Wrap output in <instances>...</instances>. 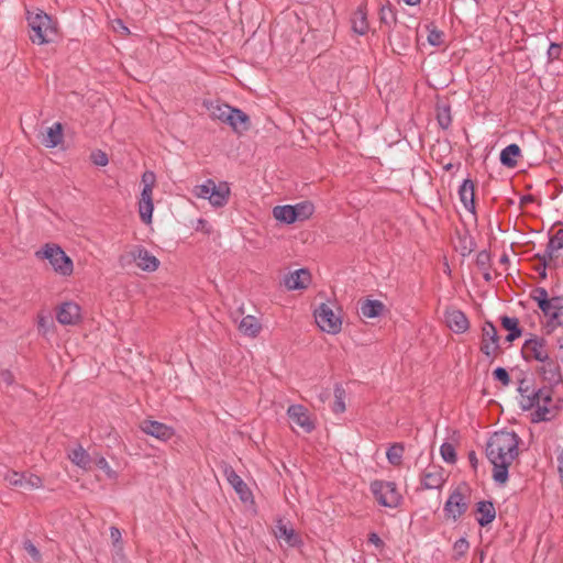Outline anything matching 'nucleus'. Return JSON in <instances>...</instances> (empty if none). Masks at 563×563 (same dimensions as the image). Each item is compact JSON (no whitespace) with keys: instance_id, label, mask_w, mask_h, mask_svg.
<instances>
[{"instance_id":"f257e3e1","label":"nucleus","mask_w":563,"mask_h":563,"mask_svg":"<svg viewBox=\"0 0 563 563\" xmlns=\"http://www.w3.org/2000/svg\"><path fill=\"white\" fill-rule=\"evenodd\" d=\"M518 438L514 432H496L486 445V455L494 465L493 478L504 485L508 481V468L518 456Z\"/></svg>"},{"instance_id":"f03ea898","label":"nucleus","mask_w":563,"mask_h":563,"mask_svg":"<svg viewBox=\"0 0 563 563\" xmlns=\"http://www.w3.org/2000/svg\"><path fill=\"white\" fill-rule=\"evenodd\" d=\"M27 22L31 29L30 38L34 44L43 45L55 40L57 34L56 24L44 11H29Z\"/></svg>"},{"instance_id":"7ed1b4c3","label":"nucleus","mask_w":563,"mask_h":563,"mask_svg":"<svg viewBox=\"0 0 563 563\" xmlns=\"http://www.w3.org/2000/svg\"><path fill=\"white\" fill-rule=\"evenodd\" d=\"M230 187L227 181L217 184L213 179H207L203 184L196 185L192 194L197 198L207 199L214 208L224 207L230 197Z\"/></svg>"},{"instance_id":"20e7f679","label":"nucleus","mask_w":563,"mask_h":563,"mask_svg":"<svg viewBox=\"0 0 563 563\" xmlns=\"http://www.w3.org/2000/svg\"><path fill=\"white\" fill-rule=\"evenodd\" d=\"M551 402L552 397L550 390L538 389L531 396L523 397L522 407L533 409L531 420L533 422H541L550 420L553 417V410L550 408Z\"/></svg>"},{"instance_id":"39448f33","label":"nucleus","mask_w":563,"mask_h":563,"mask_svg":"<svg viewBox=\"0 0 563 563\" xmlns=\"http://www.w3.org/2000/svg\"><path fill=\"white\" fill-rule=\"evenodd\" d=\"M35 255L37 258L47 260L58 275L70 276L73 274V261L57 244H46Z\"/></svg>"},{"instance_id":"423d86ee","label":"nucleus","mask_w":563,"mask_h":563,"mask_svg":"<svg viewBox=\"0 0 563 563\" xmlns=\"http://www.w3.org/2000/svg\"><path fill=\"white\" fill-rule=\"evenodd\" d=\"M542 263V277H545V269L563 264V229H560L550 238L548 247L542 255H539Z\"/></svg>"},{"instance_id":"0eeeda50","label":"nucleus","mask_w":563,"mask_h":563,"mask_svg":"<svg viewBox=\"0 0 563 563\" xmlns=\"http://www.w3.org/2000/svg\"><path fill=\"white\" fill-rule=\"evenodd\" d=\"M371 492L380 506L396 508L401 503V495L393 482L374 481L371 484Z\"/></svg>"},{"instance_id":"6e6552de","label":"nucleus","mask_w":563,"mask_h":563,"mask_svg":"<svg viewBox=\"0 0 563 563\" xmlns=\"http://www.w3.org/2000/svg\"><path fill=\"white\" fill-rule=\"evenodd\" d=\"M314 319L318 327L329 334H336L341 331L342 320L333 309L327 305L321 303L314 311Z\"/></svg>"},{"instance_id":"1a4fd4ad","label":"nucleus","mask_w":563,"mask_h":563,"mask_svg":"<svg viewBox=\"0 0 563 563\" xmlns=\"http://www.w3.org/2000/svg\"><path fill=\"white\" fill-rule=\"evenodd\" d=\"M521 353L527 361L545 362L549 360V349L547 341L540 336H532L522 345Z\"/></svg>"},{"instance_id":"9d476101","label":"nucleus","mask_w":563,"mask_h":563,"mask_svg":"<svg viewBox=\"0 0 563 563\" xmlns=\"http://www.w3.org/2000/svg\"><path fill=\"white\" fill-rule=\"evenodd\" d=\"M468 508V497L460 489L451 493L444 504V514L448 519L456 521L461 518Z\"/></svg>"},{"instance_id":"9b49d317","label":"nucleus","mask_w":563,"mask_h":563,"mask_svg":"<svg viewBox=\"0 0 563 563\" xmlns=\"http://www.w3.org/2000/svg\"><path fill=\"white\" fill-rule=\"evenodd\" d=\"M56 319L63 325L77 324L81 319V308L74 301L63 302L57 308Z\"/></svg>"},{"instance_id":"f8f14e48","label":"nucleus","mask_w":563,"mask_h":563,"mask_svg":"<svg viewBox=\"0 0 563 563\" xmlns=\"http://www.w3.org/2000/svg\"><path fill=\"white\" fill-rule=\"evenodd\" d=\"M499 350V338L497 334V329L490 323L487 322L483 327V338L481 351L487 355L488 357L495 356Z\"/></svg>"},{"instance_id":"ddd939ff","label":"nucleus","mask_w":563,"mask_h":563,"mask_svg":"<svg viewBox=\"0 0 563 563\" xmlns=\"http://www.w3.org/2000/svg\"><path fill=\"white\" fill-rule=\"evenodd\" d=\"M140 428L144 433L161 441L172 439L175 433L172 427L155 420H144L141 422Z\"/></svg>"},{"instance_id":"4468645a","label":"nucleus","mask_w":563,"mask_h":563,"mask_svg":"<svg viewBox=\"0 0 563 563\" xmlns=\"http://www.w3.org/2000/svg\"><path fill=\"white\" fill-rule=\"evenodd\" d=\"M131 256L137 267L145 272H155L159 266V261L142 246L132 250Z\"/></svg>"},{"instance_id":"2eb2a0df","label":"nucleus","mask_w":563,"mask_h":563,"mask_svg":"<svg viewBox=\"0 0 563 563\" xmlns=\"http://www.w3.org/2000/svg\"><path fill=\"white\" fill-rule=\"evenodd\" d=\"M287 415L290 421L300 427L305 432H310L314 428L308 410L301 405H291Z\"/></svg>"},{"instance_id":"dca6fc26","label":"nucleus","mask_w":563,"mask_h":563,"mask_svg":"<svg viewBox=\"0 0 563 563\" xmlns=\"http://www.w3.org/2000/svg\"><path fill=\"white\" fill-rule=\"evenodd\" d=\"M223 473L227 481L234 488L240 498L243 501L250 500L252 497V493L249 489L247 485L244 483V481L233 470V467L225 465Z\"/></svg>"},{"instance_id":"f3484780","label":"nucleus","mask_w":563,"mask_h":563,"mask_svg":"<svg viewBox=\"0 0 563 563\" xmlns=\"http://www.w3.org/2000/svg\"><path fill=\"white\" fill-rule=\"evenodd\" d=\"M153 189L154 188H142L139 199L140 218L146 224L152 222V216L154 211Z\"/></svg>"},{"instance_id":"a211bd4d","label":"nucleus","mask_w":563,"mask_h":563,"mask_svg":"<svg viewBox=\"0 0 563 563\" xmlns=\"http://www.w3.org/2000/svg\"><path fill=\"white\" fill-rule=\"evenodd\" d=\"M446 325L455 333H464L470 328V322L464 312L457 309H450L445 312Z\"/></svg>"},{"instance_id":"6ab92c4d","label":"nucleus","mask_w":563,"mask_h":563,"mask_svg":"<svg viewBox=\"0 0 563 563\" xmlns=\"http://www.w3.org/2000/svg\"><path fill=\"white\" fill-rule=\"evenodd\" d=\"M445 482L444 473L440 467H428L421 477V485L426 489H439Z\"/></svg>"},{"instance_id":"aec40b11","label":"nucleus","mask_w":563,"mask_h":563,"mask_svg":"<svg viewBox=\"0 0 563 563\" xmlns=\"http://www.w3.org/2000/svg\"><path fill=\"white\" fill-rule=\"evenodd\" d=\"M311 282V275L308 269L300 268L291 272L285 278V286L289 290L305 289Z\"/></svg>"},{"instance_id":"412c9836","label":"nucleus","mask_w":563,"mask_h":563,"mask_svg":"<svg viewBox=\"0 0 563 563\" xmlns=\"http://www.w3.org/2000/svg\"><path fill=\"white\" fill-rule=\"evenodd\" d=\"M275 537L278 540H283L289 547H297L300 543V537L292 527L288 526L284 520L279 519L276 522Z\"/></svg>"},{"instance_id":"4be33fe9","label":"nucleus","mask_w":563,"mask_h":563,"mask_svg":"<svg viewBox=\"0 0 563 563\" xmlns=\"http://www.w3.org/2000/svg\"><path fill=\"white\" fill-rule=\"evenodd\" d=\"M228 124L236 133L242 134L250 129V118L242 110L233 108V111L228 120Z\"/></svg>"},{"instance_id":"5701e85b","label":"nucleus","mask_w":563,"mask_h":563,"mask_svg":"<svg viewBox=\"0 0 563 563\" xmlns=\"http://www.w3.org/2000/svg\"><path fill=\"white\" fill-rule=\"evenodd\" d=\"M63 142V125L59 122L54 123L49 126L45 134H43L42 143L48 147L53 148L62 144Z\"/></svg>"},{"instance_id":"b1692460","label":"nucleus","mask_w":563,"mask_h":563,"mask_svg":"<svg viewBox=\"0 0 563 563\" xmlns=\"http://www.w3.org/2000/svg\"><path fill=\"white\" fill-rule=\"evenodd\" d=\"M543 313L553 325H563V297H553L551 306Z\"/></svg>"},{"instance_id":"393cba45","label":"nucleus","mask_w":563,"mask_h":563,"mask_svg":"<svg viewBox=\"0 0 563 563\" xmlns=\"http://www.w3.org/2000/svg\"><path fill=\"white\" fill-rule=\"evenodd\" d=\"M68 459L82 470H89L91 457L89 453L80 445L68 451Z\"/></svg>"},{"instance_id":"a878e982","label":"nucleus","mask_w":563,"mask_h":563,"mask_svg":"<svg viewBox=\"0 0 563 563\" xmlns=\"http://www.w3.org/2000/svg\"><path fill=\"white\" fill-rule=\"evenodd\" d=\"M262 325L257 318L254 316H245L242 318V320L239 323V330L244 335H247L250 338H255L261 332Z\"/></svg>"},{"instance_id":"bb28decb","label":"nucleus","mask_w":563,"mask_h":563,"mask_svg":"<svg viewBox=\"0 0 563 563\" xmlns=\"http://www.w3.org/2000/svg\"><path fill=\"white\" fill-rule=\"evenodd\" d=\"M460 199L468 211H474V184L470 179H465L459 190Z\"/></svg>"},{"instance_id":"cd10ccee","label":"nucleus","mask_w":563,"mask_h":563,"mask_svg":"<svg viewBox=\"0 0 563 563\" xmlns=\"http://www.w3.org/2000/svg\"><path fill=\"white\" fill-rule=\"evenodd\" d=\"M385 306L379 300L366 299L360 303V313L364 318H376L382 314Z\"/></svg>"},{"instance_id":"c85d7f7f","label":"nucleus","mask_w":563,"mask_h":563,"mask_svg":"<svg viewBox=\"0 0 563 563\" xmlns=\"http://www.w3.org/2000/svg\"><path fill=\"white\" fill-rule=\"evenodd\" d=\"M478 518L477 522L479 526L485 527L489 525L496 517V510L490 501H479L477 504Z\"/></svg>"},{"instance_id":"c756f323","label":"nucleus","mask_w":563,"mask_h":563,"mask_svg":"<svg viewBox=\"0 0 563 563\" xmlns=\"http://www.w3.org/2000/svg\"><path fill=\"white\" fill-rule=\"evenodd\" d=\"M352 29L358 35H364L368 31L367 13L364 7H358L352 16Z\"/></svg>"},{"instance_id":"7c9ffc66","label":"nucleus","mask_w":563,"mask_h":563,"mask_svg":"<svg viewBox=\"0 0 563 563\" xmlns=\"http://www.w3.org/2000/svg\"><path fill=\"white\" fill-rule=\"evenodd\" d=\"M521 150L517 144H509L500 153V162L504 166L515 167L518 163V157Z\"/></svg>"},{"instance_id":"2f4dec72","label":"nucleus","mask_w":563,"mask_h":563,"mask_svg":"<svg viewBox=\"0 0 563 563\" xmlns=\"http://www.w3.org/2000/svg\"><path fill=\"white\" fill-rule=\"evenodd\" d=\"M500 321L503 328L509 332L508 335L506 336V340L508 342H512L521 336V329L519 327V320L517 318L504 316L501 317Z\"/></svg>"},{"instance_id":"473e14b6","label":"nucleus","mask_w":563,"mask_h":563,"mask_svg":"<svg viewBox=\"0 0 563 563\" xmlns=\"http://www.w3.org/2000/svg\"><path fill=\"white\" fill-rule=\"evenodd\" d=\"M273 216L274 218L283 223L291 224L297 222L295 210L292 209L291 205H285V206H276L273 209Z\"/></svg>"},{"instance_id":"72a5a7b5","label":"nucleus","mask_w":563,"mask_h":563,"mask_svg":"<svg viewBox=\"0 0 563 563\" xmlns=\"http://www.w3.org/2000/svg\"><path fill=\"white\" fill-rule=\"evenodd\" d=\"M297 221L308 220L314 212V206L310 201H302L292 206Z\"/></svg>"},{"instance_id":"f704fd0d","label":"nucleus","mask_w":563,"mask_h":563,"mask_svg":"<svg viewBox=\"0 0 563 563\" xmlns=\"http://www.w3.org/2000/svg\"><path fill=\"white\" fill-rule=\"evenodd\" d=\"M405 452L404 444L394 443L386 453L387 460L391 465L399 466L402 461V455Z\"/></svg>"},{"instance_id":"c9c22d12","label":"nucleus","mask_w":563,"mask_h":563,"mask_svg":"<svg viewBox=\"0 0 563 563\" xmlns=\"http://www.w3.org/2000/svg\"><path fill=\"white\" fill-rule=\"evenodd\" d=\"M209 110L213 118H216L224 123H228V120L230 118V114L233 111V108L228 104L217 103V104H211Z\"/></svg>"},{"instance_id":"e433bc0d","label":"nucleus","mask_w":563,"mask_h":563,"mask_svg":"<svg viewBox=\"0 0 563 563\" xmlns=\"http://www.w3.org/2000/svg\"><path fill=\"white\" fill-rule=\"evenodd\" d=\"M334 413H342L345 411V390L340 385L334 388V402L332 406Z\"/></svg>"},{"instance_id":"4c0bfd02","label":"nucleus","mask_w":563,"mask_h":563,"mask_svg":"<svg viewBox=\"0 0 563 563\" xmlns=\"http://www.w3.org/2000/svg\"><path fill=\"white\" fill-rule=\"evenodd\" d=\"M533 299L538 302L539 308L545 311L552 303V298L548 297V291L543 288L536 290Z\"/></svg>"},{"instance_id":"58836bf2","label":"nucleus","mask_w":563,"mask_h":563,"mask_svg":"<svg viewBox=\"0 0 563 563\" xmlns=\"http://www.w3.org/2000/svg\"><path fill=\"white\" fill-rule=\"evenodd\" d=\"M96 465L104 472L108 478L110 479H117L118 473L110 466L108 461L103 456H97L95 459Z\"/></svg>"},{"instance_id":"ea45409f","label":"nucleus","mask_w":563,"mask_h":563,"mask_svg":"<svg viewBox=\"0 0 563 563\" xmlns=\"http://www.w3.org/2000/svg\"><path fill=\"white\" fill-rule=\"evenodd\" d=\"M43 486V481L40 476L35 474H26L24 477V482L22 488L27 490L38 489Z\"/></svg>"},{"instance_id":"a19ab883","label":"nucleus","mask_w":563,"mask_h":563,"mask_svg":"<svg viewBox=\"0 0 563 563\" xmlns=\"http://www.w3.org/2000/svg\"><path fill=\"white\" fill-rule=\"evenodd\" d=\"M25 477V473H19L15 471H10L4 475V481L13 487H21L23 485Z\"/></svg>"},{"instance_id":"79ce46f5","label":"nucleus","mask_w":563,"mask_h":563,"mask_svg":"<svg viewBox=\"0 0 563 563\" xmlns=\"http://www.w3.org/2000/svg\"><path fill=\"white\" fill-rule=\"evenodd\" d=\"M440 453L442 459L448 463H454L456 461L455 449L451 443H443L440 446Z\"/></svg>"},{"instance_id":"37998d69","label":"nucleus","mask_w":563,"mask_h":563,"mask_svg":"<svg viewBox=\"0 0 563 563\" xmlns=\"http://www.w3.org/2000/svg\"><path fill=\"white\" fill-rule=\"evenodd\" d=\"M38 330L46 334L53 327V320L49 314H38L37 319Z\"/></svg>"},{"instance_id":"c03bdc74","label":"nucleus","mask_w":563,"mask_h":563,"mask_svg":"<svg viewBox=\"0 0 563 563\" xmlns=\"http://www.w3.org/2000/svg\"><path fill=\"white\" fill-rule=\"evenodd\" d=\"M438 122L441 128L448 129L451 124V115L449 108H442L438 110Z\"/></svg>"},{"instance_id":"a18cd8bd","label":"nucleus","mask_w":563,"mask_h":563,"mask_svg":"<svg viewBox=\"0 0 563 563\" xmlns=\"http://www.w3.org/2000/svg\"><path fill=\"white\" fill-rule=\"evenodd\" d=\"M90 158L97 166H106L109 163L107 154L100 150L93 151L90 155Z\"/></svg>"},{"instance_id":"49530a36","label":"nucleus","mask_w":563,"mask_h":563,"mask_svg":"<svg viewBox=\"0 0 563 563\" xmlns=\"http://www.w3.org/2000/svg\"><path fill=\"white\" fill-rule=\"evenodd\" d=\"M494 378L499 380L504 386H508L510 383V377L508 372L503 367H497L494 373Z\"/></svg>"},{"instance_id":"de8ad7c7","label":"nucleus","mask_w":563,"mask_h":563,"mask_svg":"<svg viewBox=\"0 0 563 563\" xmlns=\"http://www.w3.org/2000/svg\"><path fill=\"white\" fill-rule=\"evenodd\" d=\"M111 27L112 30L120 34V35H129L130 34V30L128 29V26L123 23L122 20L120 19H115L111 22Z\"/></svg>"},{"instance_id":"09e8293b","label":"nucleus","mask_w":563,"mask_h":563,"mask_svg":"<svg viewBox=\"0 0 563 563\" xmlns=\"http://www.w3.org/2000/svg\"><path fill=\"white\" fill-rule=\"evenodd\" d=\"M443 33L439 30H430L428 34V42L433 46H439L442 43Z\"/></svg>"},{"instance_id":"8fccbe9b","label":"nucleus","mask_w":563,"mask_h":563,"mask_svg":"<svg viewBox=\"0 0 563 563\" xmlns=\"http://www.w3.org/2000/svg\"><path fill=\"white\" fill-rule=\"evenodd\" d=\"M156 183V176L153 172H145L142 175V185L143 188H154Z\"/></svg>"},{"instance_id":"3c124183","label":"nucleus","mask_w":563,"mask_h":563,"mask_svg":"<svg viewBox=\"0 0 563 563\" xmlns=\"http://www.w3.org/2000/svg\"><path fill=\"white\" fill-rule=\"evenodd\" d=\"M23 547L24 550L33 558L35 562H41V553L31 541H25L23 543Z\"/></svg>"},{"instance_id":"603ef678","label":"nucleus","mask_w":563,"mask_h":563,"mask_svg":"<svg viewBox=\"0 0 563 563\" xmlns=\"http://www.w3.org/2000/svg\"><path fill=\"white\" fill-rule=\"evenodd\" d=\"M453 548L459 555H463L468 550L470 544L465 538H461L457 541H455Z\"/></svg>"},{"instance_id":"864d4df0","label":"nucleus","mask_w":563,"mask_h":563,"mask_svg":"<svg viewBox=\"0 0 563 563\" xmlns=\"http://www.w3.org/2000/svg\"><path fill=\"white\" fill-rule=\"evenodd\" d=\"M13 380H14V377L11 372L3 371L0 374V384L1 385L10 386V385H12Z\"/></svg>"},{"instance_id":"5fc2aeb1","label":"nucleus","mask_w":563,"mask_h":563,"mask_svg":"<svg viewBox=\"0 0 563 563\" xmlns=\"http://www.w3.org/2000/svg\"><path fill=\"white\" fill-rule=\"evenodd\" d=\"M368 542L372 543L373 545H375L376 548H379V549L384 547L383 540L375 532L369 533Z\"/></svg>"},{"instance_id":"6e6d98bb","label":"nucleus","mask_w":563,"mask_h":563,"mask_svg":"<svg viewBox=\"0 0 563 563\" xmlns=\"http://www.w3.org/2000/svg\"><path fill=\"white\" fill-rule=\"evenodd\" d=\"M121 531L117 527L110 528V538L113 543H118L121 540Z\"/></svg>"},{"instance_id":"4d7b16f0","label":"nucleus","mask_w":563,"mask_h":563,"mask_svg":"<svg viewBox=\"0 0 563 563\" xmlns=\"http://www.w3.org/2000/svg\"><path fill=\"white\" fill-rule=\"evenodd\" d=\"M549 56L556 57L560 53V45L552 43L549 48Z\"/></svg>"},{"instance_id":"13d9d810","label":"nucleus","mask_w":563,"mask_h":563,"mask_svg":"<svg viewBox=\"0 0 563 563\" xmlns=\"http://www.w3.org/2000/svg\"><path fill=\"white\" fill-rule=\"evenodd\" d=\"M387 13H391V10L389 8H386V7H382V9H380V20L383 22H386V23H387Z\"/></svg>"},{"instance_id":"bf43d9fd","label":"nucleus","mask_w":563,"mask_h":563,"mask_svg":"<svg viewBox=\"0 0 563 563\" xmlns=\"http://www.w3.org/2000/svg\"><path fill=\"white\" fill-rule=\"evenodd\" d=\"M486 261H488V254L487 253H479L478 256H477V263L479 265H484L486 263Z\"/></svg>"},{"instance_id":"052dcab7","label":"nucleus","mask_w":563,"mask_h":563,"mask_svg":"<svg viewBox=\"0 0 563 563\" xmlns=\"http://www.w3.org/2000/svg\"><path fill=\"white\" fill-rule=\"evenodd\" d=\"M404 2L408 5H417L420 3V0H404Z\"/></svg>"},{"instance_id":"680f3d73","label":"nucleus","mask_w":563,"mask_h":563,"mask_svg":"<svg viewBox=\"0 0 563 563\" xmlns=\"http://www.w3.org/2000/svg\"><path fill=\"white\" fill-rule=\"evenodd\" d=\"M470 460H471L472 462H473V461H475V454H474V453H471V454H470Z\"/></svg>"},{"instance_id":"e2e57ef3","label":"nucleus","mask_w":563,"mask_h":563,"mask_svg":"<svg viewBox=\"0 0 563 563\" xmlns=\"http://www.w3.org/2000/svg\"><path fill=\"white\" fill-rule=\"evenodd\" d=\"M485 278L488 280L489 279V274H485Z\"/></svg>"}]
</instances>
